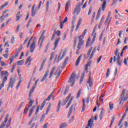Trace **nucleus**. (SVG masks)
I'll return each instance as SVG.
<instances>
[{
	"mask_svg": "<svg viewBox=\"0 0 128 128\" xmlns=\"http://www.w3.org/2000/svg\"><path fill=\"white\" fill-rule=\"evenodd\" d=\"M28 62H31V60H30V56H29L26 61V64H27Z\"/></svg>",
	"mask_w": 128,
	"mask_h": 128,
	"instance_id": "obj_53",
	"label": "nucleus"
},
{
	"mask_svg": "<svg viewBox=\"0 0 128 128\" xmlns=\"http://www.w3.org/2000/svg\"><path fill=\"white\" fill-rule=\"evenodd\" d=\"M35 88H36V86H33L32 88V89L30 90V93H29V98H32V94H33Z\"/></svg>",
	"mask_w": 128,
	"mask_h": 128,
	"instance_id": "obj_28",
	"label": "nucleus"
},
{
	"mask_svg": "<svg viewBox=\"0 0 128 128\" xmlns=\"http://www.w3.org/2000/svg\"><path fill=\"white\" fill-rule=\"evenodd\" d=\"M15 82H16L15 80H12V78H10V82L8 86V88H12Z\"/></svg>",
	"mask_w": 128,
	"mask_h": 128,
	"instance_id": "obj_19",
	"label": "nucleus"
},
{
	"mask_svg": "<svg viewBox=\"0 0 128 128\" xmlns=\"http://www.w3.org/2000/svg\"><path fill=\"white\" fill-rule=\"evenodd\" d=\"M55 36H56V33H55V32H54L53 33V34H52V38H51V40H52H52H54V38H55Z\"/></svg>",
	"mask_w": 128,
	"mask_h": 128,
	"instance_id": "obj_60",
	"label": "nucleus"
},
{
	"mask_svg": "<svg viewBox=\"0 0 128 128\" xmlns=\"http://www.w3.org/2000/svg\"><path fill=\"white\" fill-rule=\"evenodd\" d=\"M68 60H69V58L68 56L66 57V58L64 60V62L63 63L62 66L61 68L62 69H64L65 68V67L68 64Z\"/></svg>",
	"mask_w": 128,
	"mask_h": 128,
	"instance_id": "obj_23",
	"label": "nucleus"
},
{
	"mask_svg": "<svg viewBox=\"0 0 128 128\" xmlns=\"http://www.w3.org/2000/svg\"><path fill=\"white\" fill-rule=\"evenodd\" d=\"M46 103V100H44L42 102V103L41 106H40V105H38V107L36 108V112H35V115H36L38 114V113L39 112L40 108V110H43V108H44V106H45Z\"/></svg>",
	"mask_w": 128,
	"mask_h": 128,
	"instance_id": "obj_6",
	"label": "nucleus"
},
{
	"mask_svg": "<svg viewBox=\"0 0 128 128\" xmlns=\"http://www.w3.org/2000/svg\"><path fill=\"white\" fill-rule=\"evenodd\" d=\"M70 0H68V1H67V3H66V11H68V7L70 6Z\"/></svg>",
	"mask_w": 128,
	"mask_h": 128,
	"instance_id": "obj_33",
	"label": "nucleus"
},
{
	"mask_svg": "<svg viewBox=\"0 0 128 128\" xmlns=\"http://www.w3.org/2000/svg\"><path fill=\"white\" fill-rule=\"evenodd\" d=\"M77 39H78V37H76V36L74 38V46L76 47V42H77Z\"/></svg>",
	"mask_w": 128,
	"mask_h": 128,
	"instance_id": "obj_47",
	"label": "nucleus"
},
{
	"mask_svg": "<svg viewBox=\"0 0 128 128\" xmlns=\"http://www.w3.org/2000/svg\"><path fill=\"white\" fill-rule=\"evenodd\" d=\"M60 38H58L57 40H56V42L54 43V50H55L56 48L57 47L59 42H60Z\"/></svg>",
	"mask_w": 128,
	"mask_h": 128,
	"instance_id": "obj_30",
	"label": "nucleus"
},
{
	"mask_svg": "<svg viewBox=\"0 0 128 128\" xmlns=\"http://www.w3.org/2000/svg\"><path fill=\"white\" fill-rule=\"evenodd\" d=\"M24 104V102H22L21 103V104H20V105L19 106L18 108V110H20V108H22V106Z\"/></svg>",
	"mask_w": 128,
	"mask_h": 128,
	"instance_id": "obj_62",
	"label": "nucleus"
},
{
	"mask_svg": "<svg viewBox=\"0 0 128 128\" xmlns=\"http://www.w3.org/2000/svg\"><path fill=\"white\" fill-rule=\"evenodd\" d=\"M104 114V112L101 111V112H100V115H99V118H100V120H102V118Z\"/></svg>",
	"mask_w": 128,
	"mask_h": 128,
	"instance_id": "obj_56",
	"label": "nucleus"
},
{
	"mask_svg": "<svg viewBox=\"0 0 128 128\" xmlns=\"http://www.w3.org/2000/svg\"><path fill=\"white\" fill-rule=\"evenodd\" d=\"M92 48H93V47L92 46V47H90V49L88 50V51L87 53V57L88 58H89Z\"/></svg>",
	"mask_w": 128,
	"mask_h": 128,
	"instance_id": "obj_43",
	"label": "nucleus"
},
{
	"mask_svg": "<svg viewBox=\"0 0 128 128\" xmlns=\"http://www.w3.org/2000/svg\"><path fill=\"white\" fill-rule=\"evenodd\" d=\"M62 101L60 100L58 104V106L56 107V112H58L60 111V107Z\"/></svg>",
	"mask_w": 128,
	"mask_h": 128,
	"instance_id": "obj_37",
	"label": "nucleus"
},
{
	"mask_svg": "<svg viewBox=\"0 0 128 128\" xmlns=\"http://www.w3.org/2000/svg\"><path fill=\"white\" fill-rule=\"evenodd\" d=\"M85 74H86V72H83L80 78V84H82V82L84 81V78Z\"/></svg>",
	"mask_w": 128,
	"mask_h": 128,
	"instance_id": "obj_27",
	"label": "nucleus"
},
{
	"mask_svg": "<svg viewBox=\"0 0 128 128\" xmlns=\"http://www.w3.org/2000/svg\"><path fill=\"white\" fill-rule=\"evenodd\" d=\"M70 97H71V94H68V96H67V98H66V102H68V101Z\"/></svg>",
	"mask_w": 128,
	"mask_h": 128,
	"instance_id": "obj_54",
	"label": "nucleus"
},
{
	"mask_svg": "<svg viewBox=\"0 0 128 128\" xmlns=\"http://www.w3.org/2000/svg\"><path fill=\"white\" fill-rule=\"evenodd\" d=\"M74 104H72V105H71L70 109H69V112H68V118H70L72 112V110H74Z\"/></svg>",
	"mask_w": 128,
	"mask_h": 128,
	"instance_id": "obj_21",
	"label": "nucleus"
},
{
	"mask_svg": "<svg viewBox=\"0 0 128 128\" xmlns=\"http://www.w3.org/2000/svg\"><path fill=\"white\" fill-rule=\"evenodd\" d=\"M81 94H82V90H80L77 93L76 98V99L79 98Z\"/></svg>",
	"mask_w": 128,
	"mask_h": 128,
	"instance_id": "obj_38",
	"label": "nucleus"
},
{
	"mask_svg": "<svg viewBox=\"0 0 128 128\" xmlns=\"http://www.w3.org/2000/svg\"><path fill=\"white\" fill-rule=\"evenodd\" d=\"M96 33H94L92 41H91V38L90 37H89V38H88V40L86 43V48H88L93 44L94 42L95 41V39H96Z\"/></svg>",
	"mask_w": 128,
	"mask_h": 128,
	"instance_id": "obj_5",
	"label": "nucleus"
},
{
	"mask_svg": "<svg viewBox=\"0 0 128 128\" xmlns=\"http://www.w3.org/2000/svg\"><path fill=\"white\" fill-rule=\"evenodd\" d=\"M82 19H80L78 21V24H77V26L76 27V30H78L79 28L80 27V26L82 24Z\"/></svg>",
	"mask_w": 128,
	"mask_h": 128,
	"instance_id": "obj_31",
	"label": "nucleus"
},
{
	"mask_svg": "<svg viewBox=\"0 0 128 128\" xmlns=\"http://www.w3.org/2000/svg\"><path fill=\"white\" fill-rule=\"evenodd\" d=\"M35 8H36V4H34L32 9V16L33 17L36 14V11L34 10Z\"/></svg>",
	"mask_w": 128,
	"mask_h": 128,
	"instance_id": "obj_24",
	"label": "nucleus"
},
{
	"mask_svg": "<svg viewBox=\"0 0 128 128\" xmlns=\"http://www.w3.org/2000/svg\"><path fill=\"white\" fill-rule=\"evenodd\" d=\"M32 22V20L30 19L27 24L26 28H29V26H30V23H31Z\"/></svg>",
	"mask_w": 128,
	"mask_h": 128,
	"instance_id": "obj_58",
	"label": "nucleus"
},
{
	"mask_svg": "<svg viewBox=\"0 0 128 128\" xmlns=\"http://www.w3.org/2000/svg\"><path fill=\"white\" fill-rule=\"evenodd\" d=\"M51 108H52V104L50 103L46 109V114H48V112L50 110Z\"/></svg>",
	"mask_w": 128,
	"mask_h": 128,
	"instance_id": "obj_32",
	"label": "nucleus"
},
{
	"mask_svg": "<svg viewBox=\"0 0 128 128\" xmlns=\"http://www.w3.org/2000/svg\"><path fill=\"white\" fill-rule=\"evenodd\" d=\"M55 70H56V67L54 66L51 70L48 78L50 79V78H52V75L54 74V76H56V79L60 77V76L62 73V70H60V71H58V70H56V72H54Z\"/></svg>",
	"mask_w": 128,
	"mask_h": 128,
	"instance_id": "obj_2",
	"label": "nucleus"
},
{
	"mask_svg": "<svg viewBox=\"0 0 128 128\" xmlns=\"http://www.w3.org/2000/svg\"><path fill=\"white\" fill-rule=\"evenodd\" d=\"M16 59L15 56H12L10 58V62H9V64H12V63L13 62L14 60Z\"/></svg>",
	"mask_w": 128,
	"mask_h": 128,
	"instance_id": "obj_34",
	"label": "nucleus"
},
{
	"mask_svg": "<svg viewBox=\"0 0 128 128\" xmlns=\"http://www.w3.org/2000/svg\"><path fill=\"white\" fill-rule=\"evenodd\" d=\"M49 48H50V44H48L46 45V50H45V51H44V52H45V53H46V52H48V50Z\"/></svg>",
	"mask_w": 128,
	"mask_h": 128,
	"instance_id": "obj_55",
	"label": "nucleus"
},
{
	"mask_svg": "<svg viewBox=\"0 0 128 128\" xmlns=\"http://www.w3.org/2000/svg\"><path fill=\"white\" fill-rule=\"evenodd\" d=\"M91 122H92V119H90L88 122V124L87 126H86V128H88V127H90V128H92L93 124L92 123H91Z\"/></svg>",
	"mask_w": 128,
	"mask_h": 128,
	"instance_id": "obj_29",
	"label": "nucleus"
},
{
	"mask_svg": "<svg viewBox=\"0 0 128 128\" xmlns=\"http://www.w3.org/2000/svg\"><path fill=\"white\" fill-rule=\"evenodd\" d=\"M15 42V37L12 36V38H11V43L12 44H14Z\"/></svg>",
	"mask_w": 128,
	"mask_h": 128,
	"instance_id": "obj_59",
	"label": "nucleus"
},
{
	"mask_svg": "<svg viewBox=\"0 0 128 128\" xmlns=\"http://www.w3.org/2000/svg\"><path fill=\"white\" fill-rule=\"evenodd\" d=\"M15 68H16V64H14V65L12 66V69H11L10 72H11V73H13L14 72V70H15Z\"/></svg>",
	"mask_w": 128,
	"mask_h": 128,
	"instance_id": "obj_52",
	"label": "nucleus"
},
{
	"mask_svg": "<svg viewBox=\"0 0 128 128\" xmlns=\"http://www.w3.org/2000/svg\"><path fill=\"white\" fill-rule=\"evenodd\" d=\"M114 62H117V64L119 66H121L122 65V60L120 59V56L118 55V57L116 56H114Z\"/></svg>",
	"mask_w": 128,
	"mask_h": 128,
	"instance_id": "obj_13",
	"label": "nucleus"
},
{
	"mask_svg": "<svg viewBox=\"0 0 128 128\" xmlns=\"http://www.w3.org/2000/svg\"><path fill=\"white\" fill-rule=\"evenodd\" d=\"M114 120H115V118H112V120H111V123H110V128H111L112 124L114 123Z\"/></svg>",
	"mask_w": 128,
	"mask_h": 128,
	"instance_id": "obj_50",
	"label": "nucleus"
},
{
	"mask_svg": "<svg viewBox=\"0 0 128 128\" xmlns=\"http://www.w3.org/2000/svg\"><path fill=\"white\" fill-rule=\"evenodd\" d=\"M110 18V14H108L105 20L104 24L106 26L107 24V28H109V25L111 22V19L109 20Z\"/></svg>",
	"mask_w": 128,
	"mask_h": 128,
	"instance_id": "obj_14",
	"label": "nucleus"
},
{
	"mask_svg": "<svg viewBox=\"0 0 128 128\" xmlns=\"http://www.w3.org/2000/svg\"><path fill=\"white\" fill-rule=\"evenodd\" d=\"M36 48V42L34 40H33V42L30 46V52L32 53Z\"/></svg>",
	"mask_w": 128,
	"mask_h": 128,
	"instance_id": "obj_22",
	"label": "nucleus"
},
{
	"mask_svg": "<svg viewBox=\"0 0 128 128\" xmlns=\"http://www.w3.org/2000/svg\"><path fill=\"white\" fill-rule=\"evenodd\" d=\"M118 51H119V50L118 48H116V50L114 51V54H115V56L116 58H118V56H119V54H118Z\"/></svg>",
	"mask_w": 128,
	"mask_h": 128,
	"instance_id": "obj_44",
	"label": "nucleus"
},
{
	"mask_svg": "<svg viewBox=\"0 0 128 128\" xmlns=\"http://www.w3.org/2000/svg\"><path fill=\"white\" fill-rule=\"evenodd\" d=\"M9 116H10L9 114H7L6 115V118H5V120L3 122V123H2V124H1V125L0 126V128H4V127L6 126L7 122L8 121Z\"/></svg>",
	"mask_w": 128,
	"mask_h": 128,
	"instance_id": "obj_15",
	"label": "nucleus"
},
{
	"mask_svg": "<svg viewBox=\"0 0 128 128\" xmlns=\"http://www.w3.org/2000/svg\"><path fill=\"white\" fill-rule=\"evenodd\" d=\"M86 32H87V30L85 29L82 32V34L80 35V36H78V39L79 42H80V44L84 43V36H86Z\"/></svg>",
	"mask_w": 128,
	"mask_h": 128,
	"instance_id": "obj_9",
	"label": "nucleus"
},
{
	"mask_svg": "<svg viewBox=\"0 0 128 128\" xmlns=\"http://www.w3.org/2000/svg\"><path fill=\"white\" fill-rule=\"evenodd\" d=\"M29 108H28L25 109L24 110V114H26L28 112V110H29Z\"/></svg>",
	"mask_w": 128,
	"mask_h": 128,
	"instance_id": "obj_64",
	"label": "nucleus"
},
{
	"mask_svg": "<svg viewBox=\"0 0 128 128\" xmlns=\"http://www.w3.org/2000/svg\"><path fill=\"white\" fill-rule=\"evenodd\" d=\"M49 6H50V1L48 0V1H47L46 4V10L47 12L48 10Z\"/></svg>",
	"mask_w": 128,
	"mask_h": 128,
	"instance_id": "obj_45",
	"label": "nucleus"
},
{
	"mask_svg": "<svg viewBox=\"0 0 128 128\" xmlns=\"http://www.w3.org/2000/svg\"><path fill=\"white\" fill-rule=\"evenodd\" d=\"M106 0H104L102 4V6L100 8H99V10L98 11L96 17V20H98L99 19L100 16V12L102 11L104 12V9L106 8Z\"/></svg>",
	"mask_w": 128,
	"mask_h": 128,
	"instance_id": "obj_3",
	"label": "nucleus"
},
{
	"mask_svg": "<svg viewBox=\"0 0 128 128\" xmlns=\"http://www.w3.org/2000/svg\"><path fill=\"white\" fill-rule=\"evenodd\" d=\"M84 45V43H80V42H78V46H77V48L78 50L76 51V54H80V50L82 48V46Z\"/></svg>",
	"mask_w": 128,
	"mask_h": 128,
	"instance_id": "obj_20",
	"label": "nucleus"
},
{
	"mask_svg": "<svg viewBox=\"0 0 128 128\" xmlns=\"http://www.w3.org/2000/svg\"><path fill=\"white\" fill-rule=\"evenodd\" d=\"M46 60H47V58H45L43 60L40 66V68L38 70L39 72H41L42 70H43L44 68V66H45V64L46 62Z\"/></svg>",
	"mask_w": 128,
	"mask_h": 128,
	"instance_id": "obj_17",
	"label": "nucleus"
},
{
	"mask_svg": "<svg viewBox=\"0 0 128 128\" xmlns=\"http://www.w3.org/2000/svg\"><path fill=\"white\" fill-rule=\"evenodd\" d=\"M76 16H74L73 17V19H72V24L74 25V24L76 23Z\"/></svg>",
	"mask_w": 128,
	"mask_h": 128,
	"instance_id": "obj_51",
	"label": "nucleus"
},
{
	"mask_svg": "<svg viewBox=\"0 0 128 128\" xmlns=\"http://www.w3.org/2000/svg\"><path fill=\"white\" fill-rule=\"evenodd\" d=\"M44 36V33L42 32L41 34L40 37L38 40V44H40L39 50L42 48V44L45 38V36Z\"/></svg>",
	"mask_w": 128,
	"mask_h": 128,
	"instance_id": "obj_8",
	"label": "nucleus"
},
{
	"mask_svg": "<svg viewBox=\"0 0 128 128\" xmlns=\"http://www.w3.org/2000/svg\"><path fill=\"white\" fill-rule=\"evenodd\" d=\"M4 76V78H3V82H2V84H0V90H2V88H4L5 82L8 80V77L9 76V73L8 71H1V74H0V76L1 77V78H2Z\"/></svg>",
	"mask_w": 128,
	"mask_h": 128,
	"instance_id": "obj_1",
	"label": "nucleus"
},
{
	"mask_svg": "<svg viewBox=\"0 0 128 128\" xmlns=\"http://www.w3.org/2000/svg\"><path fill=\"white\" fill-rule=\"evenodd\" d=\"M0 64H1V66H8V64H6L4 61H1V63H0Z\"/></svg>",
	"mask_w": 128,
	"mask_h": 128,
	"instance_id": "obj_46",
	"label": "nucleus"
},
{
	"mask_svg": "<svg viewBox=\"0 0 128 128\" xmlns=\"http://www.w3.org/2000/svg\"><path fill=\"white\" fill-rule=\"evenodd\" d=\"M46 103V100H44L42 102V103L41 106H40V105H38V107L36 108V112H35V115H36L38 114V113L39 112L40 108V110H43V108H44V106H45Z\"/></svg>",
	"mask_w": 128,
	"mask_h": 128,
	"instance_id": "obj_7",
	"label": "nucleus"
},
{
	"mask_svg": "<svg viewBox=\"0 0 128 128\" xmlns=\"http://www.w3.org/2000/svg\"><path fill=\"white\" fill-rule=\"evenodd\" d=\"M126 91V90H125L124 88L123 90H122V93L120 96V97L122 98H120L119 99V100H120V104H123L124 102L126 101L128 99V94H126V96H124Z\"/></svg>",
	"mask_w": 128,
	"mask_h": 128,
	"instance_id": "obj_4",
	"label": "nucleus"
},
{
	"mask_svg": "<svg viewBox=\"0 0 128 128\" xmlns=\"http://www.w3.org/2000/svg\"><path fill=\"white\" fill-rule=\"evenodd\" d=\"M28 100H30L29 105L28 106V108H30L32 106V104L34 102V100L32 99V98H28Z\"/></svg>",
	"mask_w": 128,
	"mask_h": 128,
	"instance_id": "obj_26",
	"label": "nucleus"
},
{
	"mask_svg": "<svg viewBox=\"0 0 128 128\" xmlns=\"http://www.w3.org/2000/svg\"><path fill=\"white\" fill-rule=\"evenodd\" d=\"M34 108L35 106H33L30 110V114L29 115V117H30V116L32 115V114L34 110Z\"/></svg>",
	"mask_w": 128,
	"mask_h": 128,
	"instance_id": "obj_42",
	"label": "nucleus"
},
{
	"mask_svg": "<svg viewBox=\"0 0 128 128\" xmlns=\"http://www.w3.org/2000/svg\"><path fill=\"white\" fill-rule=\"evenodd\" d=\"M24 60H22L18 62L17 64L18 66H22L24 64Z\"/></svg>",
	"mask_w": 128,
	"mask_h": 128,
	"instance_id": "obj_39",
	"label": "nucleus"
},
{
	"mask_svg": "<svg viewBox=\"0 0 128 128\" xmlns=\"http://www.w3.org/2000/svg\"><path fill=\"white\" fill-rule=\"evenodd\" d=\"M50 74V70H46V71L45 72L44 75V76L40 80L41 82H43L46 80L48 76Z\"/></svg>",
	"mask_w": 128,
	"mask_h": 128,
	"instance_id": "obj_18",
	"label": "nucleus"
},
{
	"mask_svg": "<svg viewBox=\"0 0 128 128\" xmlns=\"http://www.w3.org/2000/svg\"><path fill=\"white\" fill-rule=\"evenodd\" d=\"M127 43H128V37H126L124 40V44H126Z\"/></svg>",
	"mask_w": 128,
	"mask_h": 128,
	"instance_id": "obj_57",
	"label": "nucleus"
},
{
	"mask_svg": "<svg viewBox=\"0 0 128 128\" xmlns=\"http://www.w3.org/2000/svg\"><path fill=\"white\" fill-rule=\"evenodd\" d=\"M67 126H68V124L66 122H64V123L61 124L60 126L62 128H66Z\"/></svg>",
	"mask_w": 128,
	"mask_h": 128,
	"instance_id": "obj_41",
	"label": "nucleus"
},
{
	"mask_svg": "<svg viewBox=\"0 0 128 128\" xmlns=\"http://www.w3.org/2000/svg\"><path fill=\"white\" fill-rule=\"evenodd\" d=\"M28 37H27L26 39V40H24V44H23V45L24 46L28 42Z\"/></svg>",
	"mask_w": 128,
	"mask_h": 128,
	"instance_id": "obj_63",
	"label": "nucleus"
},
{
	"mask_svg": "<svg viewBox=\"0 0 128 128\" xmlns=\"http://www.w3.org/2000/svg\"><path fill=\"white\" fill-rule=\"evenodd\" d=\"M16 22H18L20 20V18L22 17V16H16Z\"/></svg>",
	"mask_w": 128,
	"mask_h": 128,
	"instance_id": "obj_61",
	"label": "nucleus"
},
{
	"mask_svg": "<svg viewBox=\"0 0 128 128\" xmlns=\"http://www.w3.org/2000/svg\"><path fill=\"white\" fill-rule=\"evenodd\" d=\"M109 107L110 110H112L114 109V103L112 102H110L109 103Z\"/></svg>",
	"mask_w": 128,
	"mask_h": 128,
	"instance_id": "obj_40",
	"label": "nucleus"
},
{
	"mask_svg": "<svg viewBox=\"0 0 128 128\" xmlns=\"http://www.w3.org/2000/svg\"><path fill=\"white\" fill-rule=\"evenodd\" d=\"M52 94H50L48 96L47 98L46 99H45V100L47 102V101H50V98H52Z\"/></svg>",
	"mask_w": 128,
	"mask_h": 128,
	"instance_id": "obj_49",
	"label": "nucleus"
},
{
	"mask_svg": "<svg viewBox=\"0 0 128 128\" xmlns=\"http://www.w3.org/2000/svg\"><path fill=\"white\" fill-rule=\"evenodd\" d=\"M8 5V2H6L4 4H3V5L1 7H0V10H2L4 8L6 7Z\"/></svg>",
	"mask_w": 128,
	"mask_h": 128,
	"instance_id": "obj_35",
	"label": "nucleus"
},
{
	"mask_svg": "<svg viewBox=\"0 0 128 128\" xmlns=\"http://www.w3.org/2000/svg\"><path fill=\"white\" fill-rule=\"evenodd\" d=\"M90 100H89V97H88L86 98H82V102H83V105L82 106V110L81 111L82 112H84V108H86V102L88 104Z\"/></svg>",
	"mask_w": 128,
	"mask_h": 128,
	"instance_id": "obj_12",
	"label": "nucleus"
},
{
	"mask_svg": "<svg viewBox=\"0 0 128 128\" xmlns=\"http://www.w3.org/2000/svg\"><path fill=\"white\" fill-rule=\"evenodd\" d=\"M87 82H88V84H89V86H90V88H92V86L93 84L91 82V78H90V76L89 77V78H88V80Z\"/></svg>",
	"mask_w": 128,
	"mask_h": 128,
	"instance_id": "obj_36",
	"label": "nucleus"
},
{
	"mask_svg": "<svg viewBox=\"0 0 128 128\" xmlns=\"http://www.w3.org/2000/svg\"><path fill=\"white\" fill-rule=\"evenodd\" d=\"M66 51L64 50L63 52V54H62V56L60 57V56H61V54H62V52H60V54L58 56V61H57V63H59L60 61L62 60L66 56Z\"/></svg>",
	"mask_w": 128,
	"mask_h": 128,
	"instance_id": "obj_16",
	"label": "nucleus"
},
{
	"mask_svg": "<svg viewBox=\"0 0 128 128\" xmlns=\"http://www.w3.org/2000/svg\"><path fill=\"white\" fill-rule=\"evenodd\" d=\"M75 78H76V74L72 73L70 76V78L69 82H68L69 83L72 82V84L70 85L71 86H74L75 84Z\"/></svg>",
	"mask_w": 128,
	"mask_h": 128,
	"instance_id": "obj_10",
	"label": "nucleus"
},
{
	"mask_svg": "<svg viewBox=\"0 0 128 128\" xmlns=\"http://www.w3.org/2000/svg\"><path fill=\"white\" fill-rule=\"evenodd\" d=\"M80 3H78V4H77L74 11L73 12L74 14L78 15L80 12Z\"/></svg>",
	"mask_w": 128,
	"mask_h": 128,
	"instance_id": "obj_11",
	"label": "nucleus"
},
{
	"mask_svg": "<svg viewBox=\"0 0 128 128\" xmlns=\"http://www.w3.org/2000/svg\"><path fill=\"white\" fill-rule=\"evenodd\" d=\"M82 54H80L78 58V59L76 60V66H78L80 64V62L82 60Z\"/></svg>",
	"mask_w": 128,
	"mask_h": 128,
	"instance_id": "obj_25",
	"label": "nucleus"
},
{
	"mask_svg": "<svg viewBox=\"0 0 128 128\" xmlns=\"http://www.w3.org/2000/svg\"><path fill=\"white\" fill-rule=\"evenodd\" d=\"M6 16H4V14L2 15V16H0V22H2L4 20Z\"/></svg>",
	"mask_w": 128,
	"mask_h": 128,
	"instance_id": "obj_48",
	"label": "nucleus"
}]
</instances>
